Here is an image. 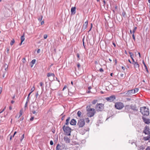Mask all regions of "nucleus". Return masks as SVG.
Wrapping results in <instances>:
<instances>
[{"label": "nucleus", "instance_id": "1", "mask_svg": "<svg viewBox=\"0 0 150 150\" xmlns=\"http://www.w3.org/2000/svg\"><path fill=\"white\" fill-rule=\"evenodd\" d=\"M124 111L129 114H138V109L135 105H127L125 107Z\"/></svg>", "mask_w": 150, "mask_h": 150}, {"label": "nucleus", "instance_id": "2", "mask_svg": "<svg viewBox=\"0 0 150 150\" xmlns=\"http://www.w3.org/2000/svg\"><path fill=\"white\" fill-rule=\"evenodd\" d=\"M140 112L143 115L147 116L149 115V109L146 106L140 107Z\"/></svg>", "mask_w": 150, "mask_h": 150}, {"label": "nucleus", "instance_id": "3", "mask_svg": "<svg viewBox=\"0 0 150 150\" xmlns=\"http://www.w3.org/2000/svg\"><path fill=\"white\" fill-rule=\"evenodd\" d=\"M63 129L66 135L69 136L71 135V128L68 126H66L65 125H64L63 126Z\"/></svg>", "mask_w": 150, "mask_h": 150}, {"label": "nucleus", "instance_id": "4", "mask_svg": "<svg viewBox=\"0 0 150 150\" xmlns=\"http://www.w3.org/2000/svg\"><path fill=\"white\" fill-rule=\"evenodd\" d=\"M104 105L102 103H97L96 106V109L97 111H102L104 109Z\"/></svg>", "mask_w": 150, "mask_h": 150}, {"label": "nucleus", "instance_id": "5", "mask_svg": "<svg viewBox=\"0 0 150 150\" xmlns=\"http://www.w3.org/2000/svg\"><path fill=\"white\" fill-rule=\"evenodd\" d=\"M115 108L118 110L121 109L124 106L123 104L120 102L115 103Z\"/></svg>", "mask_w": 150, "mask_h": 150}, {"label": "nucleus", "instance_id": "6", "mask_svg": "<svg viewBox=\"0 0 150 150\" xmlns=\"http://www.w3.org/2000/svg\"><path fill=\"white\" fill-rule=\"evenodd\" d=\"M85 124V122L83 119H80L78 120L77 124L79 128L83 127Z\"/></svg>", "mask_w": 150, "mask_h": 150}, {"label": "nucleus", "instance_id": "7", "mask_svg": "<svg viewBox=\"0 0 150 150\" xmlns=\"http://www.w3.org/2000/svg\"><path fill=\"white\" fill-rule=\"evenodd\" d=\"M96 113V111L94 108H92L90 110V111L87 113V115L90 117H91L94 116Z\"/></svg>", "mask_w": 150, "mask_h": 150}, {"label": "nucleus", "instance_id": "8", "mask_svg": "<svg viewBox=\"0 0 150 150\" xmlns=\"http://www.w3.org/2000/svg\"><path fill=\"white\" fill-rule=\"evenodd\" d=\"M105 99L108 102H112L115 100V96L114 95H112L109 97L106 98Z\"/></svg>", "mask_w": 150, "mask_h": 150}, {"label": "nucleus", "instance_id": "9", "mask_svg": "<svg viewBox=\"0 0 150 150\" xmlns=\"http://www.w3.org/2000/svg\"><path fill=\"white\" fill-rule=\"evenodd\" d=\"M143 132L145 134L147 135L149 134V133H150V129L149 126L146 125L145 127L143 130Z\"/></svg>", "mask_w": 150, "mask_h": 150}, {"label": "nucleus", "instance_id": "10", "mask_svg": "<svg viewBox=\"0 0 150 150\" xmlns=\"http://www.w3.org/2000/svg\"><path fill=\"white\" fill-rule=\"evenodd\" d=\"M88 24V21L87 20L84 23L81 29V31L84 30L86 29L87 28V25Z\"/></svg>", "mask_w": 150, "mask_h": 150}, {"label": "nucleus", "instance_id": "11", "mask_svg": "<svg viewBox=\"0 0 150 150\" xmlns=\"http://www.w3.org/2000/svg\"><path fill=\"white\" fill-rule=\"evenodd\" d=\"M142 119L145 124H149L150 123V120L149 119H147L143 117H142Z\"/></svg>", "mask_w": 150, "mask_h": 150}, {"label": "nucleus", "instance_id": "12", "mask_svg": "<svg viewBox=\"0 0 150 150\" xmlns=\"http://www.w3.org/2000/svg\"><path fill=\"white\" fill-rule=\"evenodd\" d=\"M47 76L48 77H51L52 80L54 79V73H49L47 74Z\"/></svg>", "mask_w": 150, "mask_h": 150}, {"label": "nucleus", "instance_id": "13", "mask_svg": "<svg viewBox=\"0 0 150 150\" xmlns=\"http://www.w3.org/2000/svg\"><path fill=\"white\" fill-rule=\"evenodd\" d=\"M64 139L65 142L66 143H69L70 142V139L67 136L64 137Z\"/></svg>", "mask_w": 150, "mask_h": 150}, {"label": "nucleus", "instance_id": "14", "mask_svg": "<svg viewBox=\"0 0 150 150\" xmlns=\"http://www.w3.org/2000/svg\"><path fill=\"white\" fill-rule=\"evenodd\" d=\"M133 94H134V93L133 92V89H131L128 90L127 91V92L126 93V94L128 96H130Z\"/></svg>", "mask_w": 150, "mask_h": 150}, {"label": "nucleus", "instance_id": "15", "mask_svg": "<svg viewBox=\"0 0 150 150\" xmlns=\"http://www.w3.org/2000/svg\"><path fill=\"white\" fill-rule=\"evenodd\" d=\"M76 121L75 119H73L71 120L70 122V124L71 125H76Z\"/></svg>", "mask_w": 150, "mask_h": 150}, {"label": "nucleus", "instance_id": "16", "mask_svg": "<svg viewBox=\"0 0 150 150\" xmlns=\"http://www.w3.org/2000/svg\"><path fill=\"white\" fill-rule=\"evenodd\" d=\"M76 8L75 7H72L71 9V14H75L76 13Z\"/></svg>", "mask_w": 150, "mask_h": 150}, {"label": "nucleus", "instance_id": "17", "mask_svg": "<svg viewBox=\"0 0 150 150\" xmlns=\"http://www.w3.org/2000/svg\"><path fill=\"white\" fill-rule=\"evenodd\" d=\"M132 64L134 65V68H139V65L138 63L136 62L135 63H132Z\"/></svg>", "mask_w": 150, "mask_h": 150}, {"label": "nucleus", "instance_id": "18", "mask_svg": "<svg viewBox=\"0 0 150 150\" xmlns=\"http://www.w3.org/2000/svg\"><path fill=\"white\" fill-rule=\"evenodd\" d=\"M72 148H74V150H80V147L76 145H74L73 146Z\"/></svg>", "mask_w": 150, "mask_h": 150}, {"label": "nucleus", "instance_id": "19", "mask_svg": "<svg viewBox=\"0 0 150 150\" xmlns=\"http://www.w3.org/2000/svg\"><path fill=\"white\" fill-rule=\"evenodd\" d=\"M63 149L62 146L60 145L59 144L57 145V150H62Z\"/></svg>", "mask_w": 150, "mask_h": 150}, {"label": "nucleus", "instance_id": "20", "mask_svg": "<svg viewBox=\"0 0 150 150\" xmlns=\"http://www.w3.org/2000/svg\"><path fill=\"white\" fill-rule=\"evenodd\" d=\"M21 43L20 44V45H21L22 44V42L25 40V36H24V34L21 37Z\"/></svg>", "mask_w": 150, "mask_h": 150}, {"label": "nucleus", "instance_id": "21", "mask_svg": "<svg viewBox=\"0 0 150 150\" xmlns=\"http://www.w3.org/2000/svg\"><path fill=\"white\" fill-rule=\"evenodd\" d=\"M70 117H68L66 119V121L65 125H67L69 124V121L70 120Z\"/></svg>", "mask_w": 150, "mask_h": 150}, {"label": "nucleus", "instance_id": "22", "mask_svg": "<svg viewBox=\"0 0 150 150\" xmlns=\"http://www.w3.org/2000/svg\"><path fill=\"white\" fill-rule=\"evenodd\" d=\"M150 139V137L148 136L144 137L143 138V139L144 141H147L149 140Z\"/></svg>", "mask_w": 150, "mask_h": 150}, {"label": "nucleus", "instance_id": "23", "mask_svg": "<svg viewBox=\"0 0 150 150\" xmlns=\"http://www.w3.org/2000/svg\"><path fill=\"white\" fill-rule=\"evenodd\" d=\"M139 89L137 88H135L134 89H133V92L134 93H136L138 91Z\"/></svg>", "mask_w": 150, "mask_h": 150}, {"label": "nucleus", "instance_id": "24", "mask_svg": "<svg viewBox=\"0 0 150 150\" xmlns=\"http://www.w3.org/2000/svg\"><path fill=\"white\" fill-rule=\"evenodd\" d=\"M15 42V40L14 39H13L11 42L10 43V45L12 46Z\"/></svg>", "mask_w": 150, "mask_h": 150}, {"label": "nucleus", "instance_id": "25", "mask_svg": "<svg viewBox=\"0 0 150 150\" xmlns=\"http://www.w3.org/2000/svg\"><path fill=\"white\" fill-rule=\"evenodd\" d=\"M98 100H93L92 103L93 104H95L97 102Z\"/></svg>", "mask_w": 150, "mask_h": 150}, {"label": "nucleus", "instance_id": "26", "mask_svg": "<svg viewBox=\"0 0 150 150\" xmlns=\"http://www.w3.org/2000/svg\"><path fill=\"white\" fill-rule=\"evenodd\" d=\"M81 111H79L77 112V115L79 117H81Z\"/></svg>", "mask_w": 150, "mask_h": 150}, {"label": "nucleus", "instance_id": "27", "mask_svg": "<svg viewBox=\"0 0 150 150\" xmlns=\"http://www.w3.org/2000/svg\"><path fill=\"white\" fill-rule=\"evenodd\" d=\"M92 108H91L90 107H88V106H87L86 107V110L88 112L89 111H90V110H91V109H92Z\"/></svg>", "mask_w": 150, "mask_h": 150}, {"label": "nucleus", "instance_id": "28", "mask_svg": "<svg viewBox=\"0 0 150 150\" xmlns=\"http://www.w3.org/2000/svg\"><path fill=\"white\" fill-rule=\"evenodd\" d=\"M42 15H41L38 18V21L40 22L42 21Z\"/></svg>", "mask_w": 150, "mask_h": 150}, {"label": "nucleus", "instance_id": "29", "mask_svg": "<svg viewBox=\"0 0 150 150\" xmlns=\"http://www.w3.org/2000/svg\"><path fill=\"white\" fill-rule=\"evenodd\" d=\"M31 93H32V92L30 93L28 95V97L27 98V100H26V101L27 102H28V101H29V96H30V94Z\"/></svg>", "mask_w": 150, "mask_h": 150}, {"label": "nucleus", "instance_id": "30", "mask_svg": "<svg viewBox=\"0 0 150 150\" xmlns=\"http://www.w3.org/2000/svg\"><path fill=\"white\" fill-rule=\"evenodd\" d=\"M36 61V60L35 59H33L31 62V64H35V62Z\"/></svg>", "mask_w": 150, "mask_h": 150}, {"label": "nucleus", "instance_id": "31", "mask_svg": "<svg viewBox=\"0 0 150 150\" xmlns=\"http://www.w3.org/2000/svg\"><path fill=\"white\" fill-rule=\"evenodd\" d=\"M137 27H135L133 29L132 31L133 34H134V33H135V30L137 29Z\"/></svg>", "mask_w": 150, "mask_h": 150}, {"label": "nucleus", "instance_id": "32", "mask_svg": "<svg viewBox=\"0 0 150 150\" xmlns=\"http://www.w3.org/2000/svg\"><path fill=\"white\" fill-rule=\"evenodd\" d=\"M126 14V13L124 11H123V12H122V15L124 17H125Z\"/></svg>", "mask_w": 150, "mask_h": 150}, {"label": "nucleus", "instance_id": "33", "mask_svg": "<svg viewBox=\"0 0 150 150\" xmlns=\"http://www.w3.org/2000/svg\"><path fill=\"white\" fill-rule=\"evenodd\" d=\"M83 45L84 47V48L85 49H86V46H85V44H84V38H83Z\"/></svg>", "mask_w": 150, "mask_h": 150}, {"label": "nucleus", "instance_id": "34", "mask_svg": "<svg viewBox=\"0 0 150 150\" xmlns=\"http://www.w3.org/2000/svg\"><path fill=\"white\" fill-rule=\"evenodd\" d=\"M125 77L123 74L121 73L120 74V77L122 78H124Z\"/></svg>", "mask_w": 150, "mask_h": 150}, {"label": "nucleus", "instance_id": "35", "mask_svg": "<svg viewBox=\"0 0 150 150\" xmlns=\"http://www.w3.org/2000/svg\"><path fill=\"white\" fill-rule=\"evenodd\" d=\"M144 66L145 67V69L146 70V71L147 72V73H148L149 71L148 69V68H147V67L146 65H144Z\"/></svg>", "mask_w": 150, "mask_h": 150}, {"label": "nucleus", "instance_id": "36", "mask_svg": "<svg viewBox=\"0 0 150 150\" xmlns=\"http://www.w3.org/2000/svg\"><path fill=\"white\" fill-rule=\"evenodd\" d=\"M28 102H27V101H26V102L25 104V109H26V108H27V104H28Z\"/></svg>", "mask_w": 150, "mask_h": 150}, {"label": "nucleus", "instance_id": "37", "mask_svg": "<svg viewBox=\"0 0 150 150\" xmlns=\"http://www.w3.org/2000/svg\"><path fill=\"white\" fill-rule=\"evenodd\" d=\"M85 120H86V122L87 123H88L90 121V120L88 118H86V119Z\"/></svg>", "mask_w": 150, "mask_h": 150}, {"label": "nucleus", "instance_id": "38", "mask_svg": "<svg viewBox=\"0 0 150 150\" xmlns=\"http://www.w3.org/2000/svg\"><path fill=\"white\" fill-rule=\"evenodd\" d=\"M24 134H23V135H22V136H21V139H20V141L21 142L22 141V140H23V139L24 138Z\"/></svg>", "mask_w": 150, "mask_h": 150}, {"label": "nucleus", "instance_id": "39", "mask_svg": "<svg viewBox=\"0 0 150 150\" xmlns=\"http://www.w3.org/2000/svg\"><path fill=\"white\" fill-rule=\"evenodd\" d=\"M132 38H133V40H134V41H135V36H134V34H132Z\"/></svg>", "mask_w": 150, "mask_h": 150}, {"label": "nucleus", "instance_id": "40", "mask_svg": "<svg viewBox=\"0 0 150 150\" xmlns=\"http://www.w3.org/2000/svg\"><path fill=\"white\" fill-rule=\"evenodd\" d=\"M47 35L46 34H45L44 35V38L45 39H46L47 38Z\"/></svg>", "mask_w": 150, "mask_h": 150}, {"label": "nucleus", "instance_id": "41", "mask_svg": "<svg viewBox=\"0 0 150 150\" xmlns=\"http://www.w3.org/2000/svg\"><path fill=\"white\" fill-rule=\"evenodd\" d=\"M19 113H20V115H19V116L18 117V118L19 117H20L22 115V112L21 110L20 111Z\"/></svg>", "mask_w": 150, "mask_h": 150}, {"label": "nucleus", "instance_id": "42", "mask_svg": "<svg viewBox=\"0 0 150 150\" xmlns=\"http://www.w3.org/2000/svg\"><path fill=\"white\" fill-rule=\"evenodd\" d=\"M99 71L100 72H103L104 71V70H103V69L102 68H101L99 69Z\"/></svg>", "mask_w": 150, "mask_h": 150}, {"label": "nucleus", "instance_id": "43", "mask_svg": "<svg viewBox=\"0 0 150 150\" xmlns=\"http://www.w3.org/2000/svg\"><path fill=\"white\" fill-rule=\"evenodd\" d=\"M50 144L51 145H53V142L52 140H51L50 141Z\"/></svg>", "mask_w": 150, "mask_h": 150}, {"label": "nucleus", "instance_id": "44", "mask_svg": "<svg viewBox=\"0 0 150 150\" xmlns=\"http://www.w3.org/2000/svg\"><path fill=\"white\" fill-rule=\"evenodd\" d=\"M34 117H32L30 119V120L31 121H32L34 120Z\"/></svg>", "mask_w": 150, "mask_h": 150}, {"label": "nucleus", "instance_id": "45", "mask_svg": "<svg viewBox=\"0 0 150 150\" xmlns=\"http://www.w3.org/2000/svg\"><path fill=\"white\" fill-rule=\"evenodd\" d=\"M23 63H25V58H24L23 59Z\"/></svg>", "mask_w": 150, "mask_h": 150}, {"label": "nucleus", "instance_id": "46", "mask_svg": "<svg viewBox=\"0 0 150 150\" xmlns=\"http://www.w3.org/2000/svg\"><path fill=\"white\" fill-rule=\"evenodd\" d=\"M146 150H150V146H148L146 148Z\"/></svg>", "mask_w": 150, "mask_h": 150}, {"label": "nucleus", "instance_id": "47", "mask_svg": "<svg viewBox=\"0 0 150 150\" xmlns=\"http://www.w3.org/2000/svg\"><path fill=\"white\" fill-rule=\"evenodd\" d=\"M77 66L78 68H79L80 67V64L79 63H78L77 64Z\"/></svg>", "mask_w": 150, "mask_h": 150}, {"label": "nucleus", "instance_id": "48", "mask_svg": "<svg viewBox=\"0 0 150 150\" xmlns=\"http://www.w3.org/2000/svg\"><path fill=\"white\" fill-rule=\"evenodd\" d=\"M6 52L7 53H9V49H8V48H6Z\"/></svg>", "mask_w": 150, "mask_h": 150}, {"label": "nucleus", "instance_id": "49", "mask_svg": "<svg viewBox=\"0 0 150 150\" xmlns=\"http://www.w3.org/2000/svg\"><path fill=\"white\" fill-rule=\"evenodd\" d=\"M89 128H87V129H86V130L85 129H84V132H86V131H89Z\"/></svg>", "mask_w": 150, "mask_h": 150}, {"label": "nucleus", "instance_id": "50", "mask_svg": "<svg viewBox=\"0 0 150 150\" xmlns=\"http://www.w3.org/2000/svg\"><path fill=\"white\" fill-rule=\"evenodd\" d=\"M40 86L42 87V86L43 85V83L42 82H40Z\"/></svg>", "mask_w": 150, "mask_h": 150}, {"label": "nucleus", "instance_id": "51", "mask_svg": "<svg viewBox=\"0 0 150 150\" xmlns=\"http://www.w3.org/2000/svg\"><path fill=\"white\" fill-rule=\"evenodd\" d=\"M140 148L141 149H142V150H144V148L142 146H141L140 147Z\"/></svg>", "mask_w": 150, "mask_h": 150}, {"label": "nucleus", "instance_id": "52", "mask_svg": "<svg viewBox=\"0 0 150 150\" xmlns=\"http://www.w3.org/2000/svg\"><path fill=\"white\" fill-rule=\"evenodd\" d=\"M129 53L130 55H133V54L132 52H129Z\"/></svg>", "mask_w": 150, "mask_h": 150}, {"label": "nucleus", "instance_id": "53", "mask_svg": "<svg viewBox=\"0 0 150 150\" xmlns=\"http://www.w3.org/2000/svg\"><path fill=\"white\" fill-rule=\"evenodd\" d=\"M76 56L79 59L80 56H79V54L78 53H77L76 54Z\"/></svg>", "mask_w": 150, "mask_h": 150}, {"label": "nucleus", "instance_id": "54", "mask_svg": "<svg viewBox=\"0 0 150 150\" xmlns=\"http://www.w3.org/2000/svg\"><path fill=\"white\" fill-rule=\"evenodd\" d=\"M92 24L91 23V28L88 31V32H89L90 31H91V29H92Z\"/></svg>", "mask_w": 150, "mask_h": 150}, {"label": "nucleus", "instance_id": "55", "mask_svg": "<svg viewBox=\"0 0 150 150\" xmlns=\"http://www.w3.org/2000/svg\"><path fill=\"white\" fill-rule=\"evenodd\" d=\"M115 64H116L117 63V60L116 59H115Z\"/></svg>", "mask_w": 150, "mask_h": 150}, {"label": "nucleus", "instance_id": "56", "mask_svg": "<svg viewBox=\"0 0 150 150\" xmlns=\"http://www.w3.org/2000/svg\"><path fill=\"white\" fill-rule=\"evenodd\" d=\"M67 88V86H64L62 90L63 91L65 88Z\"/></svg>", "mask_w": 150, "mask_h": 150}, {"label": "nucleus", "instance_id": "57", "mask_svg": "<svg viewBox=\"0 0 150 150\" xmlns=\"http://www.w3.org/2000/svg\"><path fill=\"white\" fill-rule=\"evenodd\" d=\"M40 49H38V50H37V52L38 53H40Z\"/></svg>", "mask_w": 150, "mask_h": 150}, {"label": "nucleus", "instance_id": "58", "mask_svg": "<svg viewBox=\"0 0 150 150\" xmlns=\"http://www.w3.org/2000/svg\"><path fill=\"white\" fill-rule=\"evenodd\" d=\"M44 21H42L41 22V25H42L44 24Z\"/></svg>", "mask_w": 150, "mask_h": 150}, {"label": "nucleus", "instance_id": "59", "mask_svg": "<svg viewBox=\"0 0 150 150\" xmlns=\"http://www.w3.org/2000/svg\"><path fill=\"white\" fill-rule=\"evenodd\" d=\"M115 9L117 10V5H115Z\"/></svg>", "mask_w": 150, "mask_h": 150}, {"label": "nucleus", "instance_id": "60", "mask_svg": "<svg viewBox=\"0 0 150 150\" xmlns=\"http://www.w3.org/2000/svg\"><path fill=\"white\" fill-rule=\"evenodd\" d=\"M32 112V113L34 114H35L36 113V112L35 111V110L33 111Z\"/></svg>", "mask_w": 150, "mask_h": 150}, {"label": "nucleus", "instance_id": "61", "mask_svg": "<svg viewBox=\"0 0 150 150\" xmlns=\"http://www.w3.org/2000/svg\"><path fill=\"white\" fill-rule=\"evenodd\" d=\"M142 63L143 64L144 66L146 65V64H145L144 62V60H143L142 61Z\"/></svg>", "mask_w": 150, "mask_h": 150}, {"label": "nucleus", "instance_id": "62", "mask_svg": "<svg viewBox=\"0 0 150 150\" xmlns=\"http://www.w3.org/2000/svg\"><path fill=\"white\" fill-rule=\"evenodd\" d=\"M4 111V110H0V113H1Z\"/></svg>", "mask_w": 150, "mask_h": 150}, {"label": "nucleus", "instance_id": "63", "mask_svg": "<svg viewBox=\"0 0 150 150\" xmlns=\"http://www.w3.org/2000/svg\"><path fill=\"white\" fill-rule=\"evenodd\" d=\"M88 88L89 90H90L91 88V86H90L88 87Z\"/></svg>", "mask_w": 150, "mask_h": 150}, {"label": "nucleus", "instance_id": "64", "mask_svg": "<svg viewBox=\"0 0 150 150\" xmlns=\"http://www.w3.org/2000/svg\"><path fill=\"white\" fill-rule=\"evenodd\" d=\"M12 109V108L11 106H10L9 107V109L10 110H11Z\"/></svg>", "mask_w": 150, "mask_h": 150}]
</instances>
